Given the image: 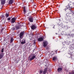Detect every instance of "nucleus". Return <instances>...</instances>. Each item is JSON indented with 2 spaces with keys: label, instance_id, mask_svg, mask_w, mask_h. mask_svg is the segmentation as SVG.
Here are the masks:
<instances>
[{
  "label": "nucleus",
  "instance_id": "nucleus-18",
  "mask_svg": "<svg viewBox=\"0 0 74 74\" xmlns=\"http://www.w3.org/2000/svg\"><path fill=\"white\" fill-rule=\"evenodd\" d=\"M13 41V38H11L10 39V42H12V41Z\"/></svg>",
  "mask_w": 74,
  "mask_h": 74
},
{
  "label": "nucleus",
  "instance_id": "nucleus-6",
  "mask_svg": "<svg viewBox=\"0 0 74 74\" xmlns=\"http://www.w3.org/2000/svg\"><path fill=\"white\" fill-rule=\"evenodd\" d=\"M23 35V32H21L20 34V38H22V36Z\"/></svg>",
  "mask_w": 74,
  "mask_h": 74
},
{
  "label": "nucleus",
  "instance_id": "nucleus-17",
  "mask_svg": "<svg viewBox=\"0 0 74 74\" xmlns=\"http://www.w3.org/2000/svg\"><path fill=\"white\" fill-rule=\"evenodd\" d=\"M53 60H57V57H54L53 58Z\"/></svg>",
  "mask_w": 74,
  "mask_h": 74
},
{
  "label": "nucleus",
  "instance_id": "nucleus-7",
  "mask_svg": "<svg viewBox=\"0 0 74 74\" xmlns=\"http://www.w3.org/2000/svg\"><path fill=\"white\" fill-rule=\"evenodd\" d=\"M36 27V26L33 25L32 26L31 29H32V30H34V29H35Z\"/></svg>",
  "mask_w": 74,
  "mask_h": 74
},
{
  "label": "nucleus",
  "instance_id": "nucleus-2",
  "mask_svg": "<svg viewBox=\"0 0 74 74\" xmlns=\"http://www.w3.org/2000/svg\"><path fill=\"white\" fill-rule=\"evenodd\" d=\"M16 18L15 17H14L12 18L11 19V23H14L16 21Z\"/></svg>",
  "mask_w": 74,
  "mask_h": 74
},
{
  "label": "nucleus",
  "instance_id": "nucleus-27",
  "mask_svg": "<svg viewBox=\"0 0 74 74\" xmlns=\"http://www.w3.org/2000/svg\"><path fill=\"white\" fill-rule=\"evenodd\" d=\"M34 6H36V5H34Z\"/></svg>",
  "mask_w": 74,
  "mask_h": 74
},
{
  "label": "nucleus",
  "instance_id": "nucleus-3",
  "mask_svg": "<svg viewBox=\"0 0 74 74\" xmlns=\"http://www.w3.org/2000/svg\"><path fill=\"white\" fill-rule=\"evenodd\" d=\"M47 44H48V42L47 41H45L43 42V45L45 47H46V45H47Z\"/></svg>",
  "mask_w": 74,
  "mask_h": 74
},
{
  "label": "nucleus",
  "instance_id": "nucleus-9",
  "mask_svg": "<svg viewBox=\"0 0 74 74\" xmlns=\"http://www.w3.org/2000/svg\"><path fill=\"white\" fill-rule=\"evenodd\" d=\"M4 56V55L3 53H0V59H1L3 57V56Z\"/></svg>",
  "mask_w": 74,
  "mask_h": 74
},
{
  "label": "nucleus",
  "instance_id": "nucleus-5",
  "mask_svg": "<svg viewBox=\"0 0 74 74\" xmlns=\"http://www.w3.org/2000/svg\"><path fill=\"white\" fill-rule=\"evenodd\" d=\"M19 28H20V26H19L16 25L15 26L14 30H15V29H16V30H18L19 29Z\"/></svg>",
  "mask_w": 74,
  "mask_h": 74
},
{
  "label": "nucleus",
  "instance_id": "nucleus-21",
  "mask_svg": "<svg viewBox=\"0 0 74 74\" xmlns=\"http://www.w3.org/2000/svg\"><path fill=\"white\" fill-rule=\"evenodd\" d=\"M8 21H10V20H11V18H8Z\"/></svg>",
  "mask_w": 74,
  "mask_h": 74
},
{
  "label": "nucleus",
  "instance_id": "nucleus-20",
  "mask_svg": "<svg viewBox=\"0 0 74 74\" xmlns=\"http://www.w3.org/2000/svg\"><path fill=\"white\" fill-rule=\"evenodd\" d=\"M3 50H4V49H3V48L2 49V50H1V51L2 52H3L4 51Z\"/></svg>",
  "mask_w": 74,
  "mask_h": 74
},
{
  "label": "nucleus",
  "instance_id": "nucleus-29",
  "mask_svg": "<svg viewBox=\"0 0 74 74\" xmlns=\"http://www.w3.org/2000/svg\"><path fill=\"white\" fill-rule=\"evenodd\" d=\"M73 6H74V5H73Z\"/></svg>",
  "mask_w": 74,
  "mask_h": 74
},
{
  "label": "nucleus",
  "instance_id": "nucleus-8",
  "mask_svg": "<svg viewBox=\"0 0 74 74\" xmlns=\"http://www.w3.org/2000/svg\"><path fill=\"white\" fill-rule=\"evenodd\" d=\"M47 68H45V69L44 71H43V74H45L46 73H47Z\"/></svg>",
  "mask_w": 74,
  "mask_h": 74
},
{
  "label": "nucleus",
  "instance_id": "nucleus-25",
  "mask_svg": "<svg viewBox=\"0 0 74 74\" xmlns=\"http://www.w3.org/2000/svg\"><path fill=\"white\" fill-rule=\"evenodd\" d=\"M73 74H74V72L73 73Z\"/></svg>",
  "mask_w": 74,
  "mask_h": 74
},
{
  "label": "nucleus",
  "instance_id": "nucleus-14",
  "mask_svg": "<svg viewBox=\"0 0 74 74\" xmlns=\"http://www.w3.org/2000/svg\"><path fill=\"white\" fill-rule=\"evenodd\" d=\"M1 19H2V20H3V19H4L5 17L4 16V15H2L1 16Z\"/></svg>",
  "mask_w": 74,
  "mask_h": 74
},
{
  "label": "nucleus",
  "instance_id": "nucleus-12",
  "mask_svg": "<svg viewBox=\"0 0 74 74\" xmlns=\"http://www.w3.org/2000/svg\"><path fill=\"white\" fill-rule=\"evenodd\" d=\"M29 19L30 22H33V18H30Z\"/></svg>",
  "mask_w": 74,
  "mask_h": 74
},
{
  "label": "nucleus",
  "instance_id": "nucleus-16",
  "mask_svg": "<svg viewBox=\"0 0 74 74\" xmlns=\"http://www.w3.org/2000/svg\"><path fill=\"white\" fill-rule=\"evenodd\" d=\"M5 3V1L3 0L1 1V4H4Z\"/></svg>",
  "mask_w": 74,
  "mask_h": 74
},
{
  "label": "nucleus",
  "instance_id": "nucleus-11",
  "mask_svg": "<svg viewBox=\"0 0 74 74\" xmlns=\"http://www.w3.org/2000/svg\"><path fill=\"white\" fill-rule=\"evenodd\" d=\"M62 70V68H59L58 69V72L61 71Z\"/></svg>",
  "mask_w": 74,
  "mask_h": 74
},
{
  "label": "nucleus",
  "instance_id": "nucleus-1",
  "mask_svg": "<svg viewBox=\"0 0 74 74\" xmlns=\"http://www.w3.org/2000/svg\"><path fill=\"white\" fill-rule=\"evenodd\" d=\"M71 2H70V3L68 4V5L66 7L67 9L66 8L65 9V11H66V10H67V9L70 10L71 8H74V7L73 6V4H71Z\"/></svg>",
  "mask_w": 74,
  "mask_h": 74
},
{
  "label": "nucleus",
  "instance_id": "nucleus-26",
  "mask_svg": "<svg viewBox=\"0 0 74 74\" xmlns=\"http://www.w3.org/2000/svg\"><path fill=\"white\" fill-rule=\"evenodd\" d=\"M30 58V56L29 57V58Z\"/></svg>",
  "mask_w": 74,
  "mask_h": 74
},
{
  "label": "nucleus",
  "instance_id": "nucleus-10",
  "mask_svg": "<svg viewBox=\"0 0 74 74\" xmlns=\"http://www.w3.org/2000/svg\"><path fill=\"white\" fill-rule=\"evenodd\" d=\"M43 40V38H40L38 39V41H42Z\"/></svg>",
  "mask_w": 74,
  "mask_h": 74
},
{
  "label": "nucleus",
  "instance_id": "nucleus-22",
  "mask_svg": "<svg viewBox=\"0 0 74 74\" xmlns=\"http://www.w3.org/2000/svg\"><path fill=\"white\" fill-rule=\"evenodd\" d=\"M42 73V71H40V74H41Z\"/></svg>",
  "mask_w": 74,
  "mask_h": 74
},
{
  "label": "nucleus",
  "instance_id": "nucleus-19",
  "mask_svg": "<svg viewBox=\"0 0 74 74\" xmlns=\"http://www.w3.org/2000/svg\"><path fill=\"white\" fill-rule=\"evenodd\" d=\"M5 16H6L7 18V17H8V16H9V15L8 14H7V13H6V14Z\"/></svg>",
  "mask_w": 74,
  "mask_h": 74
},
{
  "label": "nucleus",
  "instance_id": "nucleus-24",
  "mask_svg": "<svg viewBox=\"0 0 74 74\" xmlns=\"http://www.w3.org/2000/svg\"><path fill=\"white\" fill-rule=\"evenodd\" d=\"M23 9H25V7H24L23 8Z\"/></svg>",
  "mask_w": 74,
  "mask_h": 74
},
{
  "label": "nucleus",
  "instance_id": "nucleus-13",
  "mask_svg": "<svg viewBox=\"0 0 74 74\" xmlns=\"http://www.w3.org/2000/svg\"><path fill=\"white\" fill-rule=\"evenodd\" d=\"M13 3V0H10L9 1V3L10 4H11Z\"/></svg>",
  "mask_w": 74,
  "mask_h": 74
},
{
  "label": "nucleus",
  "instance_id": "nucleus-23",
  "mask_svg": "<svg viewBox=\"0 0 74 74\" xmlns=\"http://www.w3.org/2000/svg\"><path fill=\"white\" fill-rule=\"evenodd\" d=\"M23 11L24 12H25V9H23Z\"/></svg>",
  "mask_w": 74,
  "mask_h": 74
},
{
  "label": "nucleus",
  "instance_id": "nucleus-4",
  "mask_svg": "<svg viewBox=\"0 0 74 74\" xmlns=\"http://www.w3.org/2000/svg\"><path fill=\"white\" fill-rule=\"evenodd\" d=\"M32 58H30V60H33V59H34V58H36V56L34 54V55L32 54Z\"/></svg>",
  "mask_w": 74,
  "mask_h": 74
},
{
  "label": "nucleus",
  "instance_id": "nucleus-15",
  "mask_svg": "<svg viewBox=\"0 0 74 74\" xmlns=\"http://www.w3.org/2000/svg\"><path fill=\"white\" fill-rule=\"evenodd\" d=\"M25 40H23L21 42V44H25Z\"/></svg>",
  "mask_w": 74,
  "mask_h": 74
},
{
  "label": "nucleus",
  "instance_id": "nucleus-28",
  "mask_svg": "<svg viewBox=\"0 0 74 74\" xmlns=\"http://www.w3.org/2000/svg\"><path fill=\"white\" fill-rule=\"evenodd\" d=\"M56 34H57V33H56Z\"/></svg>",
  "mask_w": 74,
  "mask_h": 74
}]
</instances>
